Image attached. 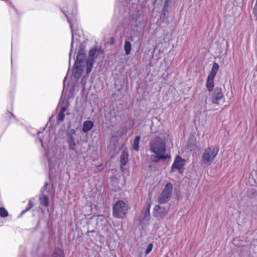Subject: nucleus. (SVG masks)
Masks as SVG:
<instances>
[{
    "mask_svg": "<svg viewBox=\"0 0 257 257\" xmlns=\"http://www.w3.org/2000/svg\"><path fill=\"white\" fill-rule=\"evenodd\" d=\"M168 5H164V6L163 7V15L164 16H166V12H168Z\"/></svg>",
    "mask_w": 257,
    "mask_h": 257,
    "instance_id": "c85d7f7f",
    "label": "nucleus"
},
{
    "mask_svg": "<svg viewBox=\"0 0 257 257\" xmlns=\"http://www.w3.org/2000/svg\"><path fill=\"white\" fill-rule=\"evenodd\" d=\"M75 131L73 129H72L69 132L67 133V142L68 144L69 149L76 153L77 152L76 150V144L73 137V135L75 134Z\"/></svg>",
    "mask_w": 257,
    "mask_h": 257,
    "instance_id": "0eeeda50",
    "label": "nucleus"
},
{
    "mask_svg": "<svg viewBox=\"0 0 257 257\" xmlns=\"http://www.w3.org/2000/svg\"><path fill=\"white\" fill-rule=\"evenodd\" d=\"M150 205H149L144 211L143 215L144 219L146 220H150Z\"/></svg>",
    "mask_w": 257,
    "mask_h": 257,
    "instance_id": "412c9836",
    "label": "nucleus"
},
{
    "mask_svg": "<svg viewBox=\"0 0 257 257\" xmlns=\"http://www.w3.org/2000/svg\"><path fill=\"white\" fill-rule=\"evenodd\" d=\"M171 2V0H166L165 4L169 6V4Z\"/></svg>",
    "mask_w": 257,
    "mask_h": 257,
    "instance_id": "7c9ffc66",
    "label": "nucleus"
},
{
    "mask_svg": "<svg viewBox=\"0 0 257 257\" xmlns=\"http://www.w3.org/2000/svg\"><path fill=\"white\" fill-rule=\"evenodd\" d=\"M52 257H65L63 250L60 248L55 250Z\"/></svg>",
    "mask_w": 257,
    "mask_h": 257,
    "instance_id": "aec40b11",
    "label": "nucleus"
},
{
    "mask_svg": "<svg viewBox=\"0 0 257 257\" xmlns=\"http://www.w3.org/2000/svg\"><path fill=\"white\" fill-rule=\"evenodd\" d=\"M128 154L126 151H123L120 156V169L122 171H123V167L128 162Z\"/></svg>",
    "mask_w": 257,
    "mask_h": 257,
    "instance_id": "9d476101",
    "label": "nucleus"
},
{
    "mask_svg": "<svg viewBox=\"0 0 257 257\" xmlns=\"http://www.w3.org/2000/svg\"><path fill=\"white\" fill-rule=\"evenodd\" d=\"M214 77H211L210 76H208L206 86L208 89V90L210 92H211L214 87Z\"/></svg>",
    "mask_w": 257,
    "mask_h": 257,
    "instance_id": "f8f14e48",
    "label": "nucleus"
},
{
    "mask_svg": "<svg viewBox=\"0 0 257 257\" xmlns=\"http://www.w3.org/2000/svg\"><path fill=\"white\" fill-rule=\"evenodd\" d=\"M172 190L173 185L171 183H168L165 185L159 197V203L163 204L167 203L170 200V197L172 195Z\"/></svg>",
    "mask_w": 257,
    "mask_h": 257,
    "instance_id": "39448f33",
    "label": "nucleus"
},
{
    "mask_svg": "<svg viewBox=\"0 0 257 257\" xmlns=\"http://www.w3.org/2000/svg\"><path fill=\"white\" fill-rule=\"evenodd\" d=\"M93 122L91 120H86L84 122L82 131L83 133H87L89 132L93 126Z\"/></svg>",
    "mask_w": 257,
    "mask_h": 257,
    "instance_id": "9b49d317",
    "label": "nucleus"
},
{
    "mask_svg": "<svg viewBox=\"0 0 257 257\" xmlns=\"http://www.w3.org/2000/svg\"><path fill=\"white\" fill-rule=\"evenodd\" d=\"M219 65L217 63H213L212 69H211V71L208 75L210 76L211 77L212 76V77H215L216 75V73L219 69Z\"/></svg>",
    "mask_w": 257,
    "mask_h": 257,
    "instance_id": "dca6fc26",
    "label": "nucleus"
},
{
    "mask_svg": "<svg viewBox=\"0 0 257 257\" xmlns=\"http://www.w3.org/2000/svg\"><path fill=\"white\" fill-rule=\"evenodd\" d=\"M185 165V160L180 156H177L171 166V172H172L176 169L178 171L179 174H182L184 172Z\"/></svg>",
    "mask_w": 257,
    "mask_h": 257,
    "instance_id": "423d86ee",
    "label": "nucleus"
},
{
    "mask_svg": "<svg viewBox=\"0 0 257 257\" xmlns=\"http://www.w3.org/2000/svg\"><path fill=\"white\" fill-rule=\"evenodd\" d=\"M150 150L155 155L151 156V160L158 162L160 160L165 161L170 159L171 156L166 153V144L164 138L157 137L151 141L150 144Z\"/></svg>",
    "mask_w": 257,
    "mask_h": 257,
    "instance_id": "f257e3e1",
    "label": "nucleus"
},
{
    "mask_svg": "<svg viewBox=\"0 0 257 257\" xmlns=\"http://www.w3.org/2000/svg\"><path fill=\"white\" fill-rule=\"evenodd\" d=\"M34 206V203L32 201V199H30L29 200L28 204L26 208L24 209L21 213L20 215L22 216L23 214H24L25 213H26L27 211H29L31 209H32Z\"/></svg>",
    "mask_w": 257,
    "mask_h": 257,
    "instance_id": "6ab92c4d",
    "label": "nucleus"
},
{
    "mask_svg": "<svg viewBox=\"0 0 257 257\" xmlns=\"http://www.w3.org/2000/svg\"><path fill=\"white\" fill-rule=\"evenodd\" d=\"M78 55H79V57H80L82 55L85 56L86 55V52H85V50L84 49H82V48L80 49V50H79Z\"/></svg>",
    "mask_w": 257,
    "mask_h": 257,
    "instance_id": "bb28decb",
    "label": "nucleus"
},
{
    "mask_svg": "<svg viewBox=\"0 0 257 257\" xmlns=\"http://www.w3.org/2000/svg\"><path fill=\"white\" fill-rule=\"evenodd\" d=\"M127 207L122 200L117 201L113 206V216L117 218H123L126 214Z\"/></svg>",
    "mask_w": 257,
    "mask_h": 257,
    "instance_id": "7ed1b4c3",
    "label": "nucleus"
},
{
    "mask_svg": "<svg viewBox=\"0 0 257 257\" xmlns=\"http://www.w3.org/2000/svg\"><path fill=\"white\" fill-rule=\"evenodd\" d=\"M140 139L141 137L140 136H137L134 140L133 148L136 151H138L139 150V143Z\"/></svg>",
    "mask_w": 257,
    "mask_h": 257,
    "instance_id": "f3484780",
    "label": "nucleus"
},
{
    "mask_svg": "<svg viewBox=\"0 0 257 257\" xmlns=\"http://www.w3.org/2000/svg\"><path fill=\"white\" fill-rule=\"evenodd\" d=\"M199 99H201L202 102L207 104V96L204 93H201L199 94Z\"/></svg>",
    "mask_w": 257,
    "mask_h": 257,
    "instance_id": "5701e85b",
    "label": "nucleus"
},
{
    "mask_svg": "<svg viewBox=\"0 0 257 257\" xmlns=\"http://www.w3.org/2000/svg\"><path fill=\"white\" fill-rule=\"evenodd\" d=\"M85 60V56L82 55L79 57V55H77L73 70V74L75 78H79L81 76L84 71Z\"/></svg>",
    "mask_w": 257,
    "mask_h": 257,
    "instance_id": "20e7f679",
    "label": "nucleus"
},
{
    "mask_svg": "<svg viewBox=\"0 0 257 257\" xmlns=\"http://www.w3.org/2000/svg\"><path fill=\"white\" fill-rule=\"evenodd\" d=\"M70 27H71V32H72V42H71V48H72L73 46L74 36H73V29H72V25L71 23H70ZM72 51V49H71L70 53L69 54V62H70V60H71Z\"/></svg>",
    "mask_w": 257,
    "mask_h": 257,
    "instance_id": "b1692460",
    "label": "nucleus"
},
{
    "mask_svg": "<svg viewBox=\"0 0 257 257\" xmlns=\"http://www.w3.org/2000/svg\"><path fill=\"white\" fill-rule=\"evenodd\" d=\"M86 73L89 74L92 70L93 65V59L89 58L86 60Z\"/></svg>",
    "mask_w": 257,
    "mask_h": 257,
    "instance_id": "4468645a",
    "label": "nucleus"
},
{
    "mask_svg": "<svg viewBox=\"0 0 257 257\" xmlns=\"http://www.w3.org/2000/svg\"><path fill=\"white\" fill-rule=\"evenodd\" d=\"M168 213L167 210L165 207H161L159 205L155 206L153 210V216L159 220L164 218Z\"/></svg>",
    "mask_w": 257,
    "mask_h": 257,
    "instance_id": "6e6552de",
    "label": "nucleus"
},
{
    "mask_svg": "<svg viewBox=\"0 0 257 257\" xmlns=\"http://www.w3.org/2000/svg\"><path fill=\"white\" fill-rule=\"evenodd\" d=\"M88 232H91V233H93L95 232V230H90V231H88Z\"/></svg>",
    "mask_w": 257,
    "mask_h": 257,
    "instance_id": "2f4dec72",
    "label": "nucleus"
},
{
    "mask_svg": "<svg viewBox=\"0 0 257 257\" xmlns=\"http://www.w3.org/2000/svg\"><path fill=\"white\" fill-rule=\"evenodd\" d=\"M224 99V95L222 93V89L221 87H215L212 93V102L218 104V101Z\"/></svg>",
    "mask_w": 257,
    "mask_h": 257,
    "instance_id": "1a4fd4ad",
    "label": "nucleus"
},
{
    "mask_svg": "<svg viewBox=\"0 0 257 257\" xmlns=\"http://www.w3.org/2000/svg\"><path fill=\"white\" fill-rule=\"evenodd\" d=\"M153 244L152 243L148 244L145 251V253L146 254L149 253L151 251L153 248Z\"/></svg>",
    "mask_w": 257,
    "mask_h": 257,
    "instance_id": "a878e982",
    "label": "nucleus"
},
{
    "mask_svg": "<svg viewBox=\"0 0 257 257\" xmlns=\"http://www.w3.org/2000/svg\"><path fill=\"white\" fill-rule=\"evenodd\" d=\"M124 49L125 54L126 55H128L130 54L132 49V45L129 41H125Z\"/></svg>",
    "mask_w": 257,
    "mask_h": 257,
    "instance_id": "a211bd4d",
    "label": "nucleus"
},
{
    "mask_svg": "<svg viewBox=\"0 0 257 257\" xmlns=\"http://www.w3.org/2000/svg\"><path fill=\"white\" fill-rule=\"evenodd\" d=\"M67 108L65 106H63L61 108L60 111L57 116V119L59 121H62L65 118V112L66 111Z\"/></svg>",
    "mask_w": 257,
    "mask_h": 257,
    "instance_id": "2eb2a0df",
    "label": "nucleus"
},
{
    "mask_svg": "<svg viewBox=\"0 0 257 257\" xmlns=\"http://www.w3.org/2000/svg\"><path fill=\"white\" fill-rule=\"evenodd\" d=\"M219 151L218 146H208L204 151L201 157V163L205 166L211 165Z\"/></svg>",
    "mask_w": 257,
    "mask_h": 257,
    "instance_id": "f03ea898",
    "label": "nucleus"
},
{
    "mask_svg": "<svg viewBox=\"0 0 257 257\" xmlns=\"http://www.w3.org/2000/svg\"><path fill=\"white\" fill-rule=\"evenodd\" d=\"M8 216V212L4 207H0V216L4 218Z\"/></svg>",
    "mask_w": 257,
    "mask_h": 257,
    "instance_id": "4be33fe9",
    "label": "nucleus"
},
{
    "mask_svg": "<svg viewBox=\"0 0 257 257\" xmlns=\"http://www.w3.org/2000/svg\"><path fill=\"white\" fill-rule=\"evenodd\" d=\"M39 201L41 205L47 207L49 205V199L48 196L42 194L39 197Z\"/></svg>",
    "mask_w": 257,
    "mask_h": 257,
    "instance_id": "ddd939ff",
    "label": "nucleus"
},
{
    "mask_svg": "<svg viewBox=\"0 0 257 257\" xmlns=\"http://www.w3.org/2000/svg\"><path fill=\"white\" fill-rule=\"evenodd\" d=\"M253 14L254 15L255 17L257 18V0H256V2L254 6Z\"/></svg>",
    "mask_w": 257,
    "mask_h": 257,
    "instance_id": "cd10ccee",
    "label": "nucleus"
},
{
    "mask_svg": "<svg viewBox=\"0 0 257 257\" xmlns=\"http://www.w3.org/2000/svg\"><path fill=\"white\" fill-rule=\"evenodd\" d=\"M48 185V183L47 182H46L43 187V191L47 189Z\"/></svg>",
    "mask_w": 257,
    "mask_h": 257,
    "instance_id": "c756f323",
    "label": "nucleus"
},
{
    "mask_svg": "<svg viewBox=\"0 0 257 257\" xmlns=\"http://www.w3.org/2000/svg\"><path fill=\"white\" fill-rule=\"evenodd\" d=\"M96 49H92L89 52V58L93 59V57L96 52Z\"/></svg>",
    "mask_w": 257,
    "mask_h": 257,
    "instance_id": "393cba45",
    "label": "nucleus"
}]
</instances>
